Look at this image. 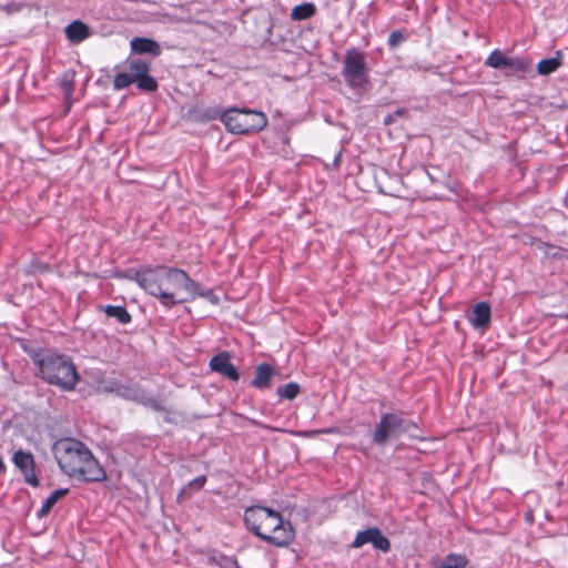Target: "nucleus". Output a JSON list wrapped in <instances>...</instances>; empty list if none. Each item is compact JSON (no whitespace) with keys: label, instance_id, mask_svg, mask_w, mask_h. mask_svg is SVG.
<instances>
[{"label":"nucleus","instance_id":"nucleus-22","mask_svg":"<svg viewBox=\"0 0 568 568\" xmlns=\"http://www.w3.org/2000/svg\"><path fill=\"white\" fill-rule=\"evenodd\" d=\"M129 69V72L134 77L135 80L145 75L150 71L149 64L140 59L132 61Z\"/></svg>","mask_w":568,"mask_h":568},{"label":"nucleus","instance_id":"nucleus-20","mask_svg":"<svg viewBox=\"0 0 568 568\" xmlns=\"http://www.w3.org/2000/svg\"><path fill=\"white\" fill-rule=\"evenodd\" d=\"M104 312L108 316L116 318L121 324H128L131 322V315L123 306L108 305L105 306Z\"/></svg>","mask_w":568,"mask_h":568},{"label":"nucleus","instance_id":"nucleus-5","mask_svg":"<svg viewBox=\"0 0 568 568\" xmlns=\"http://www.w3.org/2000/svg\"><path fill=\"white\" fill-rule=\"evenodd\" d=\"M369 67L366 61V54L358 48L346 50L342 75L346 85L356 92L365 90L369 84Z\"/></svg>","mask_w":568,"mask_h":568},{"label":"nucleus","instance_id":"nucleus-25","mask_svg":"<svg viewBox=\"0 0 568 568\" xmlns=\"http://www.w3.org/2000/svg\"><path fill=\"white\" fill-rule=\"evenodd\" d=\"M135 82L138 84V88L143 91L153 92L158 89L156 81L152 77H150L149 73L136 79Z\"/></svg>","mask_w":568,"mask_h":568},{"label":"nucleus","instance_id":"nucleus-4","mask_svg":"<svg viewBox=\"0 0 568 568\" xmlns=\"http://www.w3.org/2000/svg\"><path fill=\"white\" fill-rule=\"evenodd\" d=\"M40 376L48 384L63 390H72L79 382V375L71 358L57 353H48L36 361Z\"/></svg>","mask_w":568,"mask_h":568},{"label":"nucleus","instance_id":"nucleus-3","mask_svg":"<svg viewBox=\"0 0 568 568\" xmlns=\"http://www.w3.org/2000/svg\"><path fill=\"white\" fill-rule=\"evenodd\" d=\"M247 528L261 539L284 547L294 539V530L290 523L272 509L261 506L250 507L244 513Z\"/></svg>","mask_w":568,"mask_h":568},{"label":"nucleus","instance_id":"nucleus-11","mask_svg":"<svg viewBox=\"0 0 568 568\" xmlns=\"http://www.w3.org/2000/svg\"><path fill=\"white\" fill-rule=\"evenodd\" d=\"M210 367L213 372H216L231 381H239L240 374L237 368L231 363L229 353L222 352L213 356L210 361Z\"/></svg>","mask_w":568,"mask_h":568},{"label":"nucleus","instance_id":"nucleus-2","mask_svg":"<svg viewBox=\"0 0 568 568\" xmlns=\"http://www.w3.org/2000/svg\"><path fill=\"white\" fill-rule=\"evenodd\" d=\"M52 452L65 475L85 481H101L105 478L103 467L80 440L61 438L53 444Z\"/></svg>","mask_w":568,"mask_h":568},{"label":"nucleus","instance_id":"nucleus-6","mask_svg":"<svg viewBox=\"0 0 568 568\" xmlns=\"http://www.w3.org/2000/svg\"><path fill=\"white\" fill-rule=\"evenodd\" d=\"M221 121L234 134H248L267 125V118L263 112L248 109H229L222 113Z\"/></svg>","mask_w":568,"mask_h":568},{"label":"nucleus","instance_id":"nucleus-17","mask_svg":"<svg viewBox=\"0 0 568 568\" xmlns=\"http://www.w3.org/2000/svg\"><path fill=\"white\" fill-rule=\"evenodd\" d=\"M316 12V8L312 2H304L295 6L291 11V19L293 21H302L312 18Z\"/></svg>","mask_w":568,"mask_h":568},{"label":"nucleus","instance_id":"nucleus-13","mask_svg":"<svg viewBox=\"0 0 568 568\" xmlns=\"http://www.w3.org/2000/svg\"><path fill=\"white\" fill-rule=\"evenodd\" d=\"M65 36L72 43H80L90 36L89 27L80 20H75L65 27Z\"/></svg>","mask_w":568,"mask_h":568},{"label":"nucleus","instance_id":"nucleus-12","mask_svg":"<svg viewBox=\"0 0 568 568\" xmlns=\"http://www.w3.org/2000/svg\"><path fill=\"white\" fill-rule=\"evenodd\" d=\"M468 321L475 328H486L490 323V306L486 302L477 303L474 306Z\"/></svg>","mask_w":568,"mask_h":568},{"label":"nucleus","instance_id":"nucleus-19","mask_svg":"<svg viewBox=\"0 0 568 568\" xmlns=\"http://www.w3.org/2000/svg\"><path fill=\"white\" fill-rule=\"evenodd\" d=\"M561 65L560 52H557L556 57L542 59L537 64L538 73L541 75H548L555 72Z\"/></svg>","mask_w":568,"mask_h":568},{"label":"nucleus","instance_id":"nucleus-26","mask_svg":"<svg viewBox=\"0 0 568 568\" xmlns=\"http://www.w3.org/2000/svg\"><path fill=\"white\" fill-rule=\"evenodd\" d=\"M405 34L399 31H393L388 37V45L394 49L405 41Z\"/></svg>","mask_w":568,"mask_h":568},{"label":"nucleus","instance_id":"nucleus-28","mask_svg":"<svg viewBox=\"0 0 568 568\" xmlns=\"http://www.w3.org/2000/svg\"><path fill=\"white\" fill-rule=\"evenodd\" d=\"M62 88H63V91L65 93V99L69 100L71 93H72V90H73V87L70 82H63L62 83Z\"/></svg>","mask_w":568,"mask_h":568},{"label":"nucleus","instance_id":"nucleus-1","mask_svg":"<svg viewBox=\"0 0 568 568\" xmlns=\"http://www.w3.org/2000/svg\"><path fill=\"white\" fill-rule=\"evenodd\" d=\"M135 281L150 295L159 298L165 307H172L203 296L199 285L186 272L176 267L158 265L136 272Z\"/></svg>","mask_w":568,"mask_h":568},{"label":"nucleus","instance_id":"nucleus-27","mask_svg":"<svg viewBox=\"0 0 568 568\" xmlns=\"http://www.w3.org/2000/svg\"><path fill=\"white\" fill-rule=\"evenodd\" d=\"M205 483H206V476L202 475V476H199V477L194 478L193 480H191L187 484V487L190 489L199 490L205 485Z\"/></svg>","mask_w":568,"mask_h":568},{"label":"nucleus","instance_id":"nucleus-21","mask_svg":"<svg viewBox=\"0 0 568 568\" xmlns=\"http://www.w3.org/2000/svg\"><path fill=\"white\" fill-rule=\"evenodd\" d=\"M210 560L221 568H239V564L234 557L225 556L223 554H213L210 557Z\"/></svg>","mask_w":568,"mask_h":568},{"label":"nucleus","instance_id":"nucleus-16","mask_svg":"<svg viewBox=\"0 0 568 568\" xmlns=\"http://www.w3.org/2000/svg\"><path fill=\"white\" fill-rule=\"evenodd\" d=\"M273 374V368L268 364H261L256 367L252 384L257 388H266L270 386Z\"/></svg>","mask_w":568,"mask_h":568},{"label":"nucleus","instance_id":"nucleus-7","mask_svg":"<svg viewBox=\"0 0 568 568\" xmlns=\"http://www.w3.org/2000/svg\"><path fill=\"white\" fill-rule=\"evenodd\" d=\"M407 428L408 423L399 414H383L373 432V442L384 446L390 437H399Z\"/></svg>","mask_w":568,"mask_h":568},{"label":"nucleus","instance_id":"nucleus-29","mask_svg":"<svg viewBox=\"0 0 568 568\" xmlns=\"http://www.w3.org/2000/svg\"><path fill=\"white\" fill-rule=\"evenodd\" d=\"M4 9L8 11V12H11V11H18L19 10V7L16 4V3H10V4H7L4 7Z\"/></svg>","mask_w":568,"mask_h":568},{"label":"nucleus","instance_id":"nucleus-18","mask_svg":"<svg viewBox=\"0 0 568 568\" xmlns=\"http://www.w3.org/2000/svg\"><path fill=\"white\" fill-rule=\"evenodd\" d=\"M68 488H61L52 491L50 496L43 501L41 508L38 510V517L47 516L57 501L68 494Z\"/></svg>","mask_w":568,"mask_h":568},{"label":"nucleus","instance_id":"nucleus-30","mask_svg":"<svg viewBox=\"0 0 568 568\" xmlns=\"http://www.w3.org/2000/svg\"><path fill=\"white\" fill-rule=\"evenodd\" d=\"M4 469H6V466L3 464L2 458L0 457V473L4 471Z\"/></svg>","mask_w":568,"mask_h":568},{"label":"nucleus","instance_id":"nucleus-10","mask_svg":"<svg viewBox=\"0 0 568 568\" xmlns=\"http://www.w3.org/2000/svg\"><path fill=\"white\" fill-rule=\"evenodd\" d=\"M366 544H372L374 548L387 552L390 548L389 540L381 532L378 528H368L358 531L352 542L353 548H361Z\"/></svg>","mask_w":568,"mask_h":568},{"label":"nucleus","instance_id":"nucleus-23","mask_svg":"<svg viewBox=\"0 0 568 568\" xmlns=\"http://www.w3.org/2000/svg\"><path fill=\"white\" fill-rule=\"evenodd\" d=\"M135 79L130 72H121L114 77L113 85L116 90H122L128 88L130 84L134 83Z\"/></svg>","mask_w":568,"mask_h":568},{"label":"nucleus","instance_id":"nucleus-24","mask_svg":"<svg viewBox=\"0 0 568 568\" xmlns=\"http://www.w3.org/2000/svg\"><path fill=\"white\" fill-rule=\"evenodd\" d=\"M300 393V385L296 383H288L277 388V394L286 399H294Z\"/></svg>","mask_w":568,"mask_h":568},{"label":"nucleus","instance_id":"nucleus-14","mask_svg":"<svg viewBox=\"0 0 568 568\" xmlns=\"http://www.w3.org/2000/svg\"><path fill=\"white\" fill-rule=\"evenodd\" d=\"M131 49L135 53L144 54L150 53L154 57L160 55L161 48L159 43L152 39L148 38H134L131 41Z\"/></svg>","mask_w":568,"mask_h":568},{"label":"nucleus","instance_id":"nucleus-9","mask_svg":"<svg viewBox=\"0 0 568 568\" xmlns=\"http://www.w3.org/2000/svg\"><path fill=\"white\" fill-rule=\"evenodd\" d=\"M14 466L22 473L26 483L32 487L39 486V479L36 474L34 457L31 453L22 449L17 450L12 456Z\"/></svg>","mask_w":568,"mask_h":568},{"label":"nucleus","instance_id":"nucleus-15","mask_svg":"<svg viewBox=\"0 0 568 568\" xmlns=\"http://www.w3.org/2000/svg\"><path fill=\"white\" fill-rule=\"evenodd\" d=\"M467 565L468 559L465 555L453 552L434 560L435 568H466Z\"/></svg>","mask_w":568,"mask_h":568},{"label":"nucleus","instance_id":"nucleus-8","mask_svg":"<svg viewBox=\"0 0 568 568\" xmlns=\"http://www.w3.org/2000/svg\"><path fill=\"white\" fill-rule=\"evenodd\" d=\"M485 63L490 68L506 70L511 74L525 73L530 67L529 61L526 59L519 57H508L500 50L491 51Z\"/></svg>","mask_w":568,"mask_h":568}]
</instances>
